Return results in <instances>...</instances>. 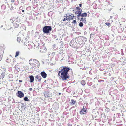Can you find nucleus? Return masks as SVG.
<instances>
[{"mask_svg": "<svg viewBox=\"0 0 126 126\" xmlns=\"http://www.w3.org/2000/svg\"><path fill=\"white\" fill-rule=\"evenodd\" d=\"M64 17H66V18H64L63 19V21H64L66 20L69 22L70 20V17H71L70 15H69V16H64Z\"/></svg>", "mask_w": 126, "mask_h": 126, "instance_id": "8", "label": "nucleus"}, {"mask_svg": "<svg viewBox=\"0 0 126 126\" xmlns=\"http://www.w3.org/2000/svg\"><path fill=\"white\" fill-rule=\"evenodd\" d=\"M28 45H29V46H30V48H31L32 47V45L31 44H29Z\"/></svg>", "mask_w": 126, "mask_h": 126, "instance_id": "31", "label": "nucleus"}, {"mask_svg": "<svg viewBox=\"0 0 126 126\" xmlns=\"http://www.w3.org/2000/svg\"><path fill=\"white\" fill-rule=\"evenodd\" d=\"M19 82H21L22 81V80H19Z\"/></svg>", "mask_w": 126, "mask_h": 126, "instance_id": "34", "label": "nucleus"}, {"mask_svg": "<svg viewBox=\"0 0 126 126\" xmlns=\"http://www.w3.org/2000/svg\"><path fill=\"white\" fill-rule=\"evenodd\" d=\"M105 24L106 25L108 26H110V23L109 22L106 23Z\"/></svg>", "mask_w": 126, "mask_h": 126, "instance_id": "25", "label": "nucleus"}, {"mask_svg": "<svg viewBox=\"0 0 126 126\" xmlns=\"http://www.w3.org/2000/svg\"><path fill=\"white\" fill-rule=\"evenodd\" d=\"M76 102V101H75L74 100L72 99L71 101V102L70 103V105H73L75 104Z\"/></svg>", "mask_w": 126, "mask_h": 126, "instance_id": "16", "label": "nucleus"}, {"mask_svg": "<svg viewBox=\"0 0 126 126\" xmlns=\"http://www.w3.org/2000/svg\"><path fill=\"white\" fill-rule=\"evenodd\" d=\"M61 94V93H59V94Z\"/></svg>", "mask_w": 126, "mask_h": 126, "instance_id": "36", "label": "nucleus"}, {"mask_svg": "<svg viewBox=\"0 0 126 126\" xmlns=\"http://www.w3.org/2000/svg\"><path fill=\"white\" fill-rule=\"evenodd\" d=\"M40 74L42 77L44 78H45L47 77V74L44 71L41 72Z\"/></svg>", "mask_w": 126, "mask_h": 126, "instance_id": "10", "label": "nucleus"}, {"mask_svg": "<svg viewBox=\"0 0 126 126\" xmlns=\"http://www.w3.org/2000/svg\"><path fill=\"white\" fill-rule=\"evenodd\" d=\"M29 90L30 91H32V88H31L29 89Z\"/></svg>", "mask_w": 126, "mask_h": 126, "instance_id": "32", "label": "nucleus"}, {"mask_svg": "<svg viewBox=\"0 0 126 126\" xmlns=\"http://www.w3.org/2000/svg\"><path fill=\"white\" fill-rule=\"evenodd\" d=\"M5 72H3L1 74L0 76V79H3V78L4 77L5 75Z\"/></svg>", "mask_w": 126, "mask_h": 126, "instance_id": "14", "label": "nucleus"}, {"mask_svg": "<svg viewBox=\"0 0 126 126\" xmlns=\"http://www.w3.org/2000/svg\"><path fill=\"white\" fill-rule=\"evenodd\" d=\"M67 125L68 126H72V125L71 124H68Z\"/></svg>", "mask_w": 126, "mask_h": 126, "instance_id": "29", "label": "nucleus"}, {"mask_svg": "<svg viewBox=\"0 0 126 126\" xmlns=\"http://www.w3.org/2000/svg\"><path fill=\"white\" fill-rule=\"evenodd\" d=\"M14 7L13 6H11V8L10 9V10H14Z\"/></svg>", "mask_w": 126, "mask_h": 126, "instance_id": "27", "label": "nucleus"}, {"mask_svg": "<svg viewBox=\"0 0 126 126\" xmlns=\"http://www.w3.org/2000/svg\"><path fill=\"white\" fill-rule=\"evenodd\" d=\"M70 16H71V17H70V20L71 19H72V20L74 18V16H72L71 15H70Z\"/></svg>", "mask_w": 126, "mask_h": 126, "instance_id": "28", "label": "nucleus"}, {"mask_svg": "<svg viewBox=\"0 0 126 126\" xmlns=\"http://www.w3.org/2000/svg\"><path fill=\"white\" fill-rule=\"evenodd\" d=\"M81 13L82 12H79H79H78V13L77 12L76 13V14H78V15H77V18L78 19H79V16H81Z\"/></svg>", "mask_w": 126, "mask_h": 126, "instance_id": "15", "label": "nucleus"}, {"mask_svg": "<svg viewBox=\"0 0 126 126\" xmlns=\"http://www.w3.org/2000/svg\"><path fill=\"white\" fill-rule=\"evenodd\" d=\"M79 25L80 27H82L83 26V24L81 22L79 23Z\"/></svg>", "mask_w": 126, "mask_h": 126, "instance_id": "23", "label": "nucleus"}, {"mask_svg": "<svg viewBox=\"0 0 126 126\" xmlns=\"http://www.w3.org/2000/svg\"><path fill=\"white\" fill-rule=\"evenodd\" d=\"M79 6L80 7H82V4H79Z\"/></svg>", "mask_w": 126, "mask_h": 126, "instance_id": "33", "label": "nucleus"}, {"mask_svg": "<svg viewBox=\"0 0 126 126\" xmlns=\"http://www.w3.org/2000/svg\"><path fill=\"white\" fill-rule=\"evenodd\" d=\"M29 63L30 64L32 67L33 68L35 67L37 64L39 63V61L37 60L32 59H31L30 60Z\"/></svg>", "mask_w": 126, "mask_h": 126, "instance_id": "2", "label": "nucleus"}, {"mask_svg": "<svg viewBox=\"0 0 126 126\" xmlns=\"http://www.w3.org/2000/svg\"><path fill=\"white\" fill-rule=\"evenodd\" d=\"M80 21H83L84 23H85L86 21V20L85 19L83 18H81V19Z\"/></svg>", "mask_w": 126, "mask_h": 126, "instance_id": "21", "label": "nucleus"}, {"mask_svg": "<svg viewBox=\"0 0 126 126\" xmlns=\"http://www.w3.org/2000/svg\"><path fill=\"white\" fill-rule=\"evenodd\" d=\"M81 83L83 86L85 85L86 84L84 80H82L81 82Z\"/></svg>", "mask_w": 126, "mask_h": 126, "instance_id": "18", "label": "nucleus"}, {"mask_svg": "<svg viewBox=\"0 0 126 126\" xmlns=\"http://www.w3.org/2000/svg\"><path fill=\"white\" fill-rule=\"evenodd\" d=\"M19 97L21 98L24 97V94L21 91H18L16 94Z\"/></svg>", "mask_w": 126, "mask_h": 126, "instance_id": "6", "label": "nucleus"}, {"mask_svg": "<svg viewBox=\"0 0 126 126\" xmlns=\"http://www.w3.org/2000/svg\"><path fill=\"white\" fill-rule=\"evenodd\" d=\"M29 78L30 79V82H32L33 81L34 79L33 76L32 75L31 76L29 77Z\"/></svg>", "mask_w": 126, "mask_h": 126, "instance_id": "13", "label": "nucleus"}, {"mask_svg": "<svg viewBox=\"0 0 126 126\" xmlns=\"http://www.w3.org/2000/svg\"><path fill=\"white\" fill-rule=\"evenodd\" d=\"M20 24V19L17 18L16 19L15 23H14V26L16 28H17L18 27L19 24Z\"/></svg>", "mask_w": 126, "mask_h": 126, "instance_id": "4", "label": "nucleus"}, {"mask_svg": "<svg viewBox=\"0 0 126 126\" xmlns=\"http://www.w3.org/2000/svg\"><path fill=\"white\" fill-rule=\"evenodd\" d=\"M15 1V0H11V1L12 2H14Z\"/></svg>", "mask_w": 126, "mask_h": 126, "instance_id": "30", "label": "nucleus"}, {"mask_svg": "<svg viewBox=\"0 0 126 126\" xmlns=\"http://www.w3.org/2000/svg\"><path fill=\"white\" fill-rule=\"evenodd\" d=\"M22 12H24V10H22Z\"/></svg>", "mask_w": 126, "mask_h": 126, "instance_id": "35", "label": "nucleus"}, {"mask_svg": "<svg viewBox=\"0 0 126 126\" xmlns=\"http://www.w3.org/2000/svg\"><path fill=\"white\" fill-rule=\"evenodd\" d=\"M73 42H73V41H72L71 42H70V44L71 46V45L72 47H74L75 46H76V44H75V45H73Z\"/></svg>", "mask_w": 126, "mask_h": 126, "instance_id": "17", "label": "nucleus"}, {"mask_svg": "<svg viewBox=\"0 0 126 126\" xmlns=\"http://www.w3.org/2000/svg\"><path fill=\"white\" fill-rule=\"evenodd\" d=\"M77 39V41H78V42L79 44L80 45L82 44L83 41L82 38H78Z\"/></svg>", "mask_w": 126, "mask_h": 126, "instance_id": "12", "label": "nucleus"}, {"mask_svg": "<svg viewBox=\"0 0 126 126\" xmlns=\"http://www.w3.org/2000/svg\"><path fill=\"white\" fill-rule=\"evenodd\" d=\"M87 112V109H85L84 106H83V108L79 112L80 114L83 115L86 114Z\"/></svg>", "mask_w": 126, "mask_h": 126, "instance_id": "5", "label": "nucleus"}, {"mask_svg": "<svg viewBox=\"0 0 126 126\" xmlns=\"http://www.w3.org/2000/svg\"><path fill=\"white\" fill-rule=\"evenodd\" d=\"M51 29V27L50 26H45L43 28V31L44 33L48 34Z\"/></svg>", "mask_w": 126, "mask_h": 126, "instance_id": "3", "label": "nucleus"}, {"mask_svg": "<svg viewBox=\"0 0 126 126\" xmlns=\"http://www.w3.org/2000/svg\"><path fill=\"white\" fill-rule=\"evenodd\" d=\"M77 23V21L76 20H73L72 22V23L74 24H76Z\"/></svg>", "mask_w": 126, "mask_h": 126, "instance_id": "26", "label": "nucleus"}, {"mask_svg": "<svg viewBox=\"0 0 126 126\" xmlns=\"http://www.w3.org/2000/svg\"><path fill=\"white\" fill-rule=\"evenodd\" d=\"M87 14L86 13H84L81 14V16L82 17H85L87 16Z\"/></svg>", "mask_w": 126, "mask_h": 126, "instance_id": "19", "label": "nucleus"}, {"mask_svg": "<svg viewBox=\"0 0 126 126\" xmlns=\"http://www.w3.org/2000/svg\"><path fill=\"white\" fill-rule=\"evenodd\" d=\"M17 41L19 42H20L21 41V39L19 37H17Z\"/></svg>", "mask_w": 126, "mask_h": 126, "instance_id": "22", "label": "nucleus"}, {"mask_svg": "<svg viewBox=\"0 0 126 126\" xmlns=\"http://www.w3.org/2000/svg\"><path fill=\"white\" fill-rule=\"evenodd\" d=\"M41 50L40 51L42 52H45L47 51V49L45 46H43L41 47Z\"/></svg>", "mask_w": 126, "mask_h": 126, "instance_id": "11", "label": "nucleus"}, {"mask_svg": "<svg viewBox=\"0 0 126 126\" xmlns=\"http://www.w3.org/2000/svg\"><path fill=\"white\" fill-rule=\"evenodd\" d=\"M19 54V52L18 51L16 52V53L15 57H16L18 56Z\"/></svg>", "mask_w": 126, "mask_h": 126, "instance_id": "24", "label": "nucleus"}, {"mask_svg": "<svg viewBox=\"0 0 126 126\" xmlns=\"http://www.w3.org/2000/svg\"><path fill=\"white\" fill-rule=\"evenodd\" d=\"M77 10L75 12V14H76V13L77 12H82V10L81 9H80L79 7H76L75 9H74V10Z\"/></svg>", "mask_w": 126, "mask_h": 126, "instance_id": "9", "label": "nucleus"}, {"mask_svg": "<svg viewBox=\"0 0 126 126\" xmlns=\"http://www.w3.org/2000/svg\"><path fill=\"white\" fill-rule=\"evenodd\" d=\"M35 79L36 81L39 82L41 80L42 78L40 75H38L36 76Z\"/></svg>", "mask_w": 126, "mask_h": 126, "instance_id": "7", "label": "nucleus"}, {"mask_svg": "<svg viewBox=\"0 0 126 126\" xmlns=\"http://www.w3.org/2000/svg\"><path fill=\"white\" fill-rule=\"evenodd\" d=\"M24 100L25 101H28L29 100V99H28V97L27 96L25 97L24 98Z\"/></svg>", "mask_w": 126, "mask_h": 126, "instance_id": "20", "label": "nucleus"}, {"mask_svg": "<svg viewBox=\"0 0 126 126\" xmlns=\"http://www.w3.org/2000/svg\"><path fill=\"white\" fill-rule=\"evenodd\" d=\"M70 70V69L68 67H63L59 71L58 75L62 80H66L69 77L68 75V72Z\"/></svg>", "mask_w": 126, "mask_h": 126, "instance_id": "1", "label": "nucleus"}]
</instances>
